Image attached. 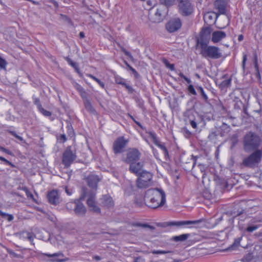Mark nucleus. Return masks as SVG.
<instances>
[{"instance_id":"cd10ccee","label":"nucleus","mask_w":262,"mask_h":262,"mask_svg":"<svg viewBox=\"0 0 262 262\" xmlns=\"http://www.w3.org/2000/svg\"><path fill=\"white\" fill-rule=\"evenodd\" d=\"M160 4L165 6L167 8L173 6L175 3L176 0H159Z\"/></svg>"},{"instance_id":"4468645a","label":"nucleus","mask_w":262,"mask_h":262,"mask_svg":"<svg viewBox=\"0 0 262 262\" xmlns=\"http://www.w3.org/2000/svg\"><path fill=\"white\" fill-rule=\"evenodd\" d=\"M43 255L51 257L52 259L49 260L51 262H66L69 260L68 257H64V254L61 252H58L53 254H43Z\"/></svg>"},{"instance_id":"a19ab883","label":"nucleus","mask_w":262,"mask_h":262,"mask_svg":"<svg viewBox=\"0 0 262 262\" xmlns=\"http://www.w3.org/2000/svg\"><path fill=\"white\" fill-rule=\"evenodd\" d=\"M115 82L117 83V84H121V85H123V84H125V81H124V79L121 78V77H115Z\"/></svg>"},{"instance_id":"72a5a7b5","label":"nucleus","mask_w":262,"mask_h":262,"mask_svg":"<svg viewBox=\"0 0 262 262\" xmlns=\"http://www.w3.org/2000/svg\"><path fill=\"white\" fill-rule=\"evenodd\" d=\"M1 216L3 217V218H6L7 217V219L8 221H11L13 220L14 219V217L12 215V214H9L8 213H5V212H3L2 211V213H1Z\"/></svg>"},{"instance_id":"c9c22d12","label":"nucleus","mask_w":262,"mask_h":262,"mask_svg":"<svg viewBox=\"0 0 262 262\" xmlns=\"http://www.w3.org/2000/svg\"><path fill=\"white\" fill-rule=\"evenodd\" d=\"M38 110L45 116L49 117L51 115V113L50 112L45 110L42 107H40Z\"/></svg>"},{"instance_id":"de8ad7c7","label":"nucleus","mask_w":262,"mask_h":262,"mask_svg":"<svg viewBox=\"0 0 262 262\" xmlns=\"http://www.w3.org/2000/svg\"><path fill=\"white\" fill-rule=\"evenodd\" d=\"M6 64H7V63H6V61H5V60L3 59L0 56V67L2 69H5L6 68Z\"/></svg>"},{"instance_id":"0e129e2a","label":"nucleus","mask_w":262,"mask_h":262,"mask_svg":"<svg viewBox=\"0 0 262 262\" xmlns=\"http://www.w3.org/2000/svg\"><path fill=\"white\" fill-rule=\"evenodd\" d=\"M10 253L11 254H12V255L13 256V257H17V258H19L21 257V256L20 255H18L13 252H10Z\"/></svg>"},{"instance_id":"9b49d317","label":"nucleus","mask_w":262,"mask_h":262,"mask_svg":"<svg viewBox=\"0 0 262 262\" xmlns=\"http://www.w3.org/2000/svg\"><path fill=\"white\" fill-rule=\"evenodd\" d=\"M182 23L179 18L171 19L166 24V28L167 31L170 33L177 31L181 28Z\"/></svg>"},{"instance_id":"0eeeda50","label":"nucleus","mask_w":262,"mask_h":262,"mask_svg":"<svg viewBox=\"0 0 262 262\" xmlns=\"http://www.w3.org/2000/svg\"><path fill=\"white\" fill-rule=\"evenodd\" d=\"M212 29L210 27H203L200 32V38L198 39V46L199 47L203 45H208L211 38Z\"/></svg>"},{"instance_id":"052dcab7","label":"nucleus","mask_w":262,"mask_h":262,"mask_svg":"<svg viewBox=\"0 0 262 262\" xmlns=\"http://www.w3.org/2000/svg\"><path fill=\"white\" fill-rule=\"evenodd\" d=\"M134 262H145V260L142 257H138L134 259Z\"/></svg>"},{"instance_id":"4d7b16f0","label":"nucleus","mask_w":262,"mask_h":262,"mask_svg":"<svg viewBox=\"0 0 262 262\" xmlns=\"http://www.w3.org/2000/svg\"><path fill=\"white\" fill-rule=\"evenodd\" d=\"M236 103L235 104V107H236L237 108H240V105L242 104V102L238 98H236Z\"/></svg>"},{"instance_id":"f8f14e48","label":"nucleus","mask_w":262,"mask_h":262,"mask_svg":"<svg viewBox=\"0 0 262 262\" xmlns=\"http://www.w3.org/2000/svg\"><path fill=\"white\" fill-rule=\"evenodd\" d=\"M74 211L78 216H84L86 212V208L80 199L74 201Z\"/></svg>"},{"instance_id":"dca6fc26","label":"nucleus","mask_w":262,"mask_h":262,"mask_svg":"<svg viewBox=\"0 0 262 262\" xmlns=\"http://www.w3.org/2000/svg\"><path fill=\"white\" fill-rule=\"evenodd\" d=\"M143 165L144 163L143 162H132L130 164L129 170L132 173L139 175L142 172Z\"/></svg>"},{"instance_id":"338daca9","label":"nucleus","mask_w":262,"mask_h":262,"mask_svg":"<svg viewBox=\"0 0 262 262\" xmlns=\"http://www.w3.org/2000/svg\"><path fill=\"white\" fill-rule=\"evenodd\" d=\"M60 139L62 140L63 142H65L67 140L66 136L64 135H62L60 136Z\"/></svg>"},{"instance_id":"c85d7f7f","label":"nucleus","mask_w":262,"mask_h":262,"mask_svg":"<svg viewBox=\"0 0 262 262\" xmlns=\"http://www.w3.org/2000/svg\"><path fill=\"white\" fill-rule=\"evenodd\" d=\"M88 76L91 78L92 79H93L94 80H95L96 82H97L98 83V84L102 88V89H104L105 88V84L103 82L101 81V80H100L99 79H98L97 78H96L95 76H93V75L92 74H88Z\"/></svg>"},{"instance_id":"5701e85b","label":"nucleus","mask_w":262,"mask_h":262,"mask_svg":"<svg viewBox=\"0 0 262 262\" xmlns=\"http://www.w3.org/2000/svg\"><path fill=\"white\" fill-rule=\"evenodd\" d=\"M202 122V118L197 115L196 117H194V118H189V123L192 126V127L194 129L198 128V125L201 124Z\"/></svg>"},{"instance_id":"864d4df0","label":"nucleus","mask_w":262,"mask_h":262,"mask_svg":"<svg viewBox=\"0 0 262 262\" xmlns=\"http://www.w3.org/2000/svg\"><path fill=\"white\" fill-rule=\"evenodd\" d=\"M247 61V55L244 54L243 56V61H242V68L243 71H245L246 62Z\"/></svg>"},{"instance_id":"79ce46f5","label":"nucleus","mask_w":262,"mask_h":262,"mask_svg":"<svg viewBox=\"0 0 262 262\" xmlns=\"http://www.w3.org/2000/svg\"><path fill=\"white\" fill-rule=\"evenodd\" d=\"M74 202H69L66 204V208L69 210H74Z\"/></svg>"},{"instance_id":"2f4dec72","label":"nucleus","mask_w":262,"mask_h":262,"mask_svg":"<svg viewBox=\"0 0 262 262\" xmlns=\"http://www.w3.org/2000/svg\"><path fill=\"white\" fill-rule=\"evenodd\" d=\"M90 210L91 211H93L95 213H100V208L97 205L96 203L94 204H93L92 206H91L89 207Z\"/></svg>"},{"instance_id":"ddd939ff","label":"nucleus","mask_w":262,"mask_h":262,"mask_svg":"<svg viewBox=\"0 0 262 262\" xmlns=\"http://www.w3.org/2000/svg\"><path fill=\"white\" fill-rule=\"evenodd\" d=\"M88 185L93 190L91 191H96L98 183L100 181V179L97 175L90 174L86 179Z\"/></svg>"},{"instance_id":"6ab92c4d","label":"nucleus","mask_w":262,"mask_h":262,"mask_svg":"<svg viewBox=\"0 0 262 262\" xmlns=\"http://www.w3.org/2000/svg\"><path fill=\"white\" fill-rule=\"evenodd\" d=\"M215 8L218 10L220 14H224L226 13V5L224 0H216L214 2Z\"/></svg>"},{"instance_id":"8fccbe9b","label":"nucleus","mask_w":262,"mask_h":262,"mask_svg":"<svg viewBox=\"0 0 262 262\" xmlns=\"http://www.w3.org/2000/svg\"><path fill=\"white\" fill-rule=\"evenodd\" d=\"M0 150L2 151L7 154L8 155H13V153L11 151H10V150L8 149L4 148V147L0 146Z\"/></svg>"},{"instance_id":"aec40b11","label":"nucleus","mask_w":262,"mask_h":262,"mask_svg":"<svg viewBox=\"0 0 262 262\" xmlns=\"http://www.w3.org/2000/svg\"><path fill=\"white\" fill-rule=\"evenodd\" d=\"M49 202L53 205H56L59 203V198L56 190H52L48 194Z\"/></svg>"},{"instance_id":"f257e3e1","label":"nucleus","mask_w":262,"mask_h":262,"mask_svg":"<svg viewBox=\"0 0 262 262\" xmlns=\"http://www.w3.org/2000/svg\"><path fill=\"white\" fill-rule=\"evenodd\" d=\"M144 201L147 206L156 209L163 206L165 203V193L161 189H149L145 193Z\"/></svg>"},{"instance_id":"f3484780","label":"nucleus","mask_w":262,"mask_h":262,"mask_svg":"<svg viewBox=\"0 0 262 262\" xmlns=\"http://www.w3.org/2000/svg\"><path fill=\"white\" fill-rule=\"evenodd\" d=\"M149 136L151 139L152 140V141L154 143V144L157 146H158L161 150H163L165 156H168V152L166 147H165L164 144L160 143V141L158 140L156 134L154 132H150Z\"/></svg>"},{"instance_id":"9d476101","label":"nucleus","mask_w":262,"mask_h":262,"mask_svg":"<svg viewBox=\"0 0 262 262\" xmlns=\"http://www.w3.org/2000/svg\"><path fill=\"white\" fill-rule=\"evenodd\" d=\"M204 220L201 219L195 221H174V222H168L166 223V225L167 226H177L182 227L187 225H194L197 226L202 222H204Z\"/></svg>"},{"instance_id":"7c9ffc66","label":"nucleus","mask_w":262,"mask_h":262,"mask_svg":"<svg viewBox=\"0 0 262 262\" xmlns=\"http://www.w3.org/2000/svg\"><path fill=\"white\" fill-rule=\"evenodd\" d=\"M134 226H136V227H143V228H149L151 230H154L155 229V227H153V226H151L147 224H142V223H137L136 224H134Z\"/></svg>"},{"instance_id":"774afa93","label":"nucleus","mask_w":262,"mask_h":262,"mask_svg":"<svg viewBox=\"0 0 262 262\" xmlns=\"http://www.w3.org/2000/svg\"><path fill=\"white\" fill-rule=\"evenodd\" d=\"M79 36H80V37L81 38H84V36H85V35H84V32H80L79 33Z\"/></svg>"},{"instance_id":"603ef678","label":"nucleus","mask_w":262,"mask_h":262,"mask_svg":"<svg viewBox=\"0 0 262 262\" xmlns=\"http://www.w3.org/2000/svg\"><path fill=\"white\" fill-rule=\"evenodd\" d=\"M241 237H238L235 239L234 243L232 244V246L237 247L239 245L240 242L241 241Z\"/></svg>"},{"instance_id":"1a4fd4ad","label":"nucleus","mask_w":262,"mask_h":262,"mask_svg":"<svg viewBox=\"0 0 262 262\" xmlns=\"http://www.w3.org/2000/svg\"><path fill=\"white\" fill-rule=\"evenodd\" d=\"M128 142V140L123 136L117 138L113 143V149L114 153L118 154L123 152Z\"/></svg>"},{"instance_id":"39448f33","label":"nucleus","mask_w":262,"mask_h":262,"mask_svg":"<svg viewBox=\"0 0 262 262\" xmlns=\"http://www.w3.org/2000/svg\"><path fill=\"white\" fill-rule=\"evenodd\" d=\"M152 176L146 171H142L137 180V186L139 188H146L152 184Z\"/></svg>"},{"instance_id":"680f3d73","label":"nucleus","mask_w":262,"mask_h":262,"mask_svg":"<svg viewBox=\"0 0 262 262\" xmlns=\"http://www.w3.org/2000/svg\"><path fill=\"white\" fill-rule=\"evenodd\" d=\"M123 85H124L126 88V89L129 92H133V88L131 86L127 84L126 83H125V84H123Z\"/></svg>"},{"instance_id":"473e14b6","label":"nucleus","mask_w":262,"mask_h":262,"mask_svg":"<svg viewBox=\"0 0 262 262\" xmlns=\"http://www.w3.org/2000/svg\"><path fill=\"white\" fill-rule=\"evenodd\" d=\"M75 88L81 93L82 97H85V92L84 91V89L80 85L76 83L75 84Z\"/></svg>"},{"instance_id":"6e6552de","label":"nucleus","mask_w":262,"mask_h":262,"mask_svg":"<svg viewBox=\"0 0 262 262\" xmlns=\"http://www.w3.org/2000/svg\"><path fill=\"white\" fill-rule=\"evenodd\" d=\"M76 158V151L72 150L71 147L67 148L62 155V163L66 167H69Z\"/></svg>"},{"instance_id":"49530a36","label":"nucleus","mask_w":262,"mask_h":262,"mask_svg":"<svg viewBox=\"0 0 262 262\" xmlns=\"http://www.w3.org/2000/svg\"><path fill=\"white\" fill-rule=\"evenodd\" d=\"M0 160L4 161L6 164L10 165L12 167H15V165L13 163H12L11 162H10V161H9L8 160H7L3 157H0Z\"/></svg>"},{"instance_id":"58836bf2","label":"nucleus","mask_w":262,"mask_h":262,"mask_svg":"<svg viewBox=\"0 0 262 262\" xmlns=\"http://www.w3.org/2000/svg\"><path fill=\"white\" fill-rule=\"evenodd\" d=\"M22 189L25 192L28 198H33V194L27 187H23Z\"/></svg>"},{"instance_id":"a18cd8bd","label":"nucleus","mask_w":262,"mask_h":262,"mask_svg":"<svg viewBox=\"0 0 262 262\" xmlns=\"http://www.w3.org/2000/svg\"><path fill=\"white\" fill-rule=\"evenodd\" d=\"M34 103L37 106L38 109L39 110L40 107H42L41 104L40 103V100L37 98H33Z\"/></svg>"},{"instance_id":"e433bc0d","label":"nucleus","mask_w":262,"mask_h":262,"mask_svg":"<svg viewBox=\"0 0 262 262\" xmlns=\"http://www.w3.org/2000/svg\"><path fill=\"white\" fill-rule=\"evenodd\" d=\"M64 59L68 62V63L73 68H75L77 66V63L73 61L72 59L69 57H65Z\"/></svg>"},{"instance_id":"13d9d810","label":"nucleus","mask_w":262,"mask_h":262,"mask_svg":"<svg viewBox=\"0 0 262 262\" xmlns=\"http://www.w3.org/2000/svg\"><path fill=\"white\" fill-rule=\"evenodd\" d=\"M135 203L139 207H141L143 205V203L142 201L139 200L138 198H136V201H135Z\"/></svg>"},{"instance_id":"e2e57ef3","label":"nucleus","mask_w":262,"mask_h":262,"mask_svg":"<svg viewBox=\"0 0 262 262\" xmlns=\"http://www.w3.org/2000/svg\"><path fill=\"white\" fill-rule=\"evenodd\" d=\"M27 238L30 241H32L33 240V236L32 235V234L30 233H27Z\"/></svg>"},{"instance_id":"f704fd0d","label":"nucleus","mask_w":262,"mask_h":262,"mask_svg":"<svg viewBox=\"0 0 262 262\" xmlns=\"http://www.w3.org/2000/svg\"><path fill=\"white\" fill-rule=\"evenodd\" d=\"M230 84H231V79H225V80H223L221 83V86L223 88L228 87L230 85Z\"/></svg>"},{"instance_id":"09e8293b","label":"nucleus","mask_w":262,"mask_h":262,"mask_svg":"<svg viewBox=\"0 0 262 262\" xmlns=\"http://www.w3.org/2000/svg\"><path fill=\"white\" fill-rule=\"evenodd\" d=\"M179 75L182 78H183L188 83H190L191 82V80L186 77L182 73L180 72L179 73Z\"/></svg>"},{"instance_id":"b1692460","label":"nucleus","mask_w":262,"mask_h":262,"mask_svg":"<svg viewBox=\"0 0 262 262\" xmlns=\"http://www.w3.org/2000/svg\"><path fill=\"white\" fill-rule=\"evenodd\" d=\"M167 12V10L166 9V8H164V6H159L156 10V12H155V16L157 17V20L160 21L162 17Z\"/></svg>"},{"instance_id":"7ed1b4c3","label":"nucleus","mask_w":262,"mask_h":262,"mask_svg":"<svg viewBox=\"0 0 262 262\" xmlns=\"http://www.w3.org/2000/svg\"><path fill=\"white\" fill-rule=\"evenodd\" d=\"M200 54L205 58L217 59L223 56L220 49L213 46L203 45L199 47Z\"/></svg>"},{"instance_id":"bb28decb","label":"nucleus","mask_w":262,"mask_h":262,"mask_svg":"<svg viewBox=\"0 0 262 262\" xmlns=\"http://www.w3.org/2000/svg\"><path fill=\"white\" fill-rule=\"evenodd\" d=\"M190 236L189 234H183L179 236H175L173 237V239L175 242H183L186 240Z\"/></svg>"},{"instance_id":"4c0bfd02","label":"nucleus","mask_w":262,"mask_h":262,"mask_svg":"<svg viewBox=\"0 0 262 262\" xmlns=\"http://www.w3.org/2000/svg\"><path fill=\"white\" fill-rule=\"evenodd\" d=\"M152 254H166V253H170V251H164V250H152L151 252Z\"/></svg>"},{"instance_id":"412c9836","label":"nucleus","mask_w":262,"mask_h":262,"mask_svg":"<svg viewBox=\"0 0 262 262\" xmlns=\"http://www.w3.org/2000/svg\"><path fill=\"white\" fill-rule=\"evenodd\" d=\"M84 195L88 197L87 199V205L89 207L95 204L96 192L95 191H88L86 190L84 192Z\"/></svg>"},{"instance_id":"f03ea898","label":"nucleus","mask_w":262,"mask_h":262,"mask_svg":"<svg viewBox=\"0 0 262 262\" xmlns=\"http://www.w3.org/2000/svg\"><path fill=\"white\" fill-rule=\"evenodd\" d=\"M243 143L246 152L257 150L262 146V137L255 132H249L244 136Z\"/></svg>"},{"instance_id":"c756f323","label":"nucleus","mask_w":262,"mask_h":262,"mask_svg":"<svg viewBox=\"0 0 262 262\" xmlns=\"http://www.w3.org/2000/svg\"><path fill=\"white\" fill-rule=\"evenodd\" d=\"M196 89L199 91V92L200 93L204 100L206 102H208V98L207 95L205 94L203 88L201 86H198V87H196Z\"/></svg>"},{"instance_id":"69168bd1","label":"nucleus","mask_w":262,"mask_h":262,"mask_svg":"<svg viewBox=\"0 0 262 262\" xmlns=\"http://www.w3.org/2000/svg\"><path fill=\"white\" fill-rule=\"evenodd\" d=\"M66 192L69 195H71L72 193V191L68 189L67 187H66Z\"/></svg>"},{"instance_id":"a211bd4d","label":"nucleus","mask_w":262,"mask_h":262,"mask_svg":"<svg viewBox=\"0 0 262 262\" xmlns=\"http://www.w3.org/2000/svg\"><path fill=\"white\" fill-rule=\"evenodd\" d=\"M226 37L225 32L221 31H215L212 32L211 40L214 43H217Z\"/></svg>"},{"instance_id":"20e7f679","label":"nucleus","mask_w":262,"mask_h":262,"mask_svg":"<svg viewBox=\"0 0 262 262\" xmlns=\"http://www.w3.org/2000/svg\"><path fill=\"white\" fill-rule=\"evenodd\" d=\"M262 150L257 149L254 150L247 158L244 159L243 164L245 166L253 167L261 161Z\"/></svg>"},{"instance_id":"5fc2aeb1","label":"nucleus","mask_w":262,"mask_h":262,"mask_svg":"<svg viewBox=\"0 0 262 262\" xmlns=\"http://www.w3.org/2000/svg\"><path fill=\"white\" fill-rule=\"evenodd\" d=\"M122 51L125 54V55H126L128 57L130 58H133L131 53L127 51L125 49L122 48Z\"/></svg>"},{"instance_id":"c03bdc74","label":"nucleus","mask_w":262,"mask_h":262,"mask_svg":"<svg viewBox=\"0 0 262 262\" xmlns=\"http://www.w3.org/2000/svg\"><path fill=\"white\" fill-rule=\"evenodd\" d=\"M258 228V226H256V225L249 226L247 228L246 231L249 232H252L256 230Z\"/></svg>"},{"instance_id":"3c124183","label":"nucleus","mask_w":262,"mask_h":262,"mask_svg":"<svg viewBox=\"0 0 262 262\" xmlns=\"http://www.w3.org/2000/svg\"><path fill=\"white\" fill-rule=\"evenodd\" d=\"M125 64L128 68V69L135 75H138V73L136 70L134 69L132 67H131L127 62H125Z\"/></svg>"},{"instance_id":"ea45409f","label":"nucleus","mask_w":262,"mask_h":262,"mask_svg":"<svg viewBox=\"0 0 262 262\" xmlns=\"http://www.w3.org/2000/svg\"><path fill=\"white\" fill-rule=\"evenodd\" d=\"M188 92L191 93V94L193 95H196V92L193 87V86L192 85V84H190L188 86Z\"/></svg>"},{"instance_id":"4be33fe9","label":"nucleus","mask_w":262,"mask_h":262,"mask_svg":"<svg viewBox=\"0 0 262 262\" xmlns=\"http://www.w3.org/2000/svg\"><path fill=\"white\" fill-rule=\"evenodd\" d=\"M101 204L106 208H111L114 204L112 198L108 195H104L102 196L101 198Z\"/></svg>"},{"instance_id":"6e6d98bb","label":"nucleus","mask_w":262,"mask_h":262,"mask_svg":"<svg viewBox=\"0 0 262 262\" xmlns=\"http://www.w3.org/2000/svg\"><path fill=\"white\" fill-rule=\"evenodd\" d=\"M144 2H145L148 6L150 7V6H154L155 5V0H146Z\"/></svg>"},{"instance_id":"a878e982","label":"nucleus","mask_w":262,"mask_h":262,"mask_svg":"<svg viewBox=\"0 0 262 262\" xmlns=\"http://www.w3.org/2000/svg\"><path fill=\"white\" fill-rule=\"evenodd\" d=\"M254 68L256 71V77L258 78L259 80L261 79V76L259 70L258 65L257 63V57L256 54H254Z\"/></svg>"},{"instance_id":"37998d69","label":"nucleus","mask_w":262,"mask_h":262,"mask_svg":"<svg viewBox=\"0 0 262 262\" xmlns=\"http://www.w3.org/2000/svg\"><path fill=\"white\" fill-rule=\"evenodd\" d=\"M164 63L167 68H169L170 70L173 71L174 70V66L173 64H170L167 60H165Z\"/></svg>"},{"instance_id":"2eb2a0df","label":"nucleus","mask_w":262,"mask_h":262,"mask_svg":"<svg viewBox=\"0 0 262 262\" xmlns=\"http://www.w3.org/2000/svg\"><path fill=\"white\" fill-rule=\"evenodd\" d=\"M141 156L140 151L136 148H133L127 154L126 161L128 163H132L138 161Z\"/></svg>"},{"instance_id":"bf43d9fd","label":"nucleus","mask_w":262,"mask_h":262,"mask_svg":"<svg viewBox=\"0 0 262 262\" xmlns=\"http://www.w3.org/2000/svg\"><path fill=\"white\" fill-rule=\"evenodd\" d=\"M11 133L13 136H14L15 137H16L17 139H18L19 140H20L21 141L23 140V138L17 135L15 132H11Z\"/></svg>"},{"instance_id":"423d86ee","label":"nucleus","mask_w":262,"mask_h":262,"mask_svg":"<svg viewBox=\"0 0 262 262\" xmlns=\"http://www.w3.org/2000/svg\"><path fill=\"white\" fill-rule=\"evenodd\" d=\"M179 12L183 16H188L193 11V6L190 0H178Z\"/></svg>"},{"instance_id":"393cba45","label":"nucleus","mask_w":262,"mask_h":262,"mask_svg":"<svg viewBox=\"0 0 262 262\" xmlns=\"http://www.w3.org/2000/svg\"><path fill=\"white\" fill-rule=\"evenodd\" d=\"M84 104L85 109L90 113L93 114H96V111L92 106L91 103L88 99H85L84 101Z\"/></svg>"}]
</instances>
